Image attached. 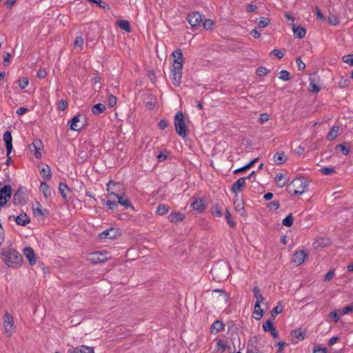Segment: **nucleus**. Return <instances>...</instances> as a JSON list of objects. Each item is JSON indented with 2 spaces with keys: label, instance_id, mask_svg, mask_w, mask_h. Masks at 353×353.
Returning a JSON list of instances; mask_svg holds the SVG:
<instances>
[{
  "label": "nucleus",
  "instance_id": "nucleus-1",
  "mask_svg": "<svg viewBox=\"0 0 353 353\" xmlns=\"http://www.w3.org/2000/svg\"><path fill=\"white\" fill-rule=\"evenodd\" d=\"M0 259L8 267L12 268H17L23 263L22 255L12 247L2 248Z\"/></svg>",
  "mask_w": 353,
  "mask_h": 353
},
{
  "label": "nucleus",
  "instance_id": "nucleus-2",
  "mask_svg": "<svg viewBox=\"0 0 353 353\" xmlns=\"http://www.w3.org/2000/svg\"><path fill=\"white\" fill-rule=\"evenodd\" d=\"M172 55L174 57L172 73V82L178 87L181 85L182 79V70H183V57L182 52L180 49L175 50Z\"/></svg>",
  "mask_w": 353,
  "mask_h": 353
},
{
  "label": "nucleus",
  "instance_id": "nucleus-3",
  "mask_svg": "<svg viewBox=\"0 0 353 353\" xmlns=\"http://www.w3.org/2000/svg\"><path fill=\"white\" fill-rule=\"evenodd\" d=\"M116 185L117 183L112 181H110L107 184V190L108 192V196L112 199H117L118 203H119L121 205L124 206L125 208H130L134 210L133 205L131 203L130 199L125 194L119 195V194H116L115 192L112 190L114 189V186H115Z\"/></svg>",
  "mask_w": 353,
  "mask_h": 353
},
{
  "label": "nucleus",
  "instance_id": "nucleus-4",
  "mask_svg": "<svg viewBox=\"0 0 353 353\" xmlns=\"http://www.w3.org/2000/svg\"><path fill=\"white\" fill-rule=\"evenodd\" d=\"M307 187V181L301 178L294 179L288 186V192L294 195H301L305 192Z\"/></svg>",
  "mask_w": 353,
  "mask_h": 353
},
{
  "label": "nucleus",
  "instance_id": "nucleus-5",
  "mask_svg": "<svg viewBox=\"0 0 353 353\" xmlns=\"http://www.w3.org/2000/svg\"><path fill=\"white\" fill-rule=\"evenodd\" d=\"M174 128L176 133L183 138L188 135V128L184 121V116L182 112H177L174 117Z\"/></svg>",
  "mask_w": 353,
  "mask_h": 353
},
{
  "label": "nucleus",
  "instance_id": "nucleus-6",
  "mask_svg": "<svg viewBox=\"0 0 353 353\" xmlns=\"http://www.w3.org/2000/svg\"><path fill=\"white\" fill-rule=\"evenodd\" d=\"M3 333L8 337H11L15 332V325L12 316L6 312L3 319Z\"/></svg>",
  "mask_w": 353,
  "mask_h": 353
},
{
  "label": "nucleus",
  "instance_id": "nucleus-7",
  "mask_svg": "<svg viewBox=\"0 0 353 353\" xmlns=\"http://www.w3.org/2000/svg\"><path fill=\"white\" fill-rule=\"evenodd\" d=\"M108 259L109 256L107 252H97L90 254L88 255V260L93 264H97L99 263L105 262Z\"/></svg>",
  "mask_w": 353,
  "mask_h": 353
},
{
  "label": "nucleus",
  "instance_id": "nucleus-8",
  "mask_svg": "<svg viewBox=\"0 0 353 353\" xmlns=\"http://www.w3.org/2000/svg\"><path fill=\"white\" fill-rule=\"evenodd\" d=\"M12 196V188L9 185L3 186L0 190V206H4Z\"/></svg>",
  "mask_w": 353,
  "mask_h": 353
},
{
  "label": "nucleus",
  "instance_id": "nucleus-9",
  "mask_svg": "<svg viewBox=\"0 0 353 353\" xmlns=\"http://www.w3.org/2000/svg\"><path fill=\"white\" fill-rule=\"evenodd\" d=\"M227 267L225 264L219 265L216 264L211 269V273L219 279H224L227 276Z\"/></svg>",
  "mask_w": 353,
  "mask_h": 353
},
{
  "label": "nucleus",
  "instance_id": "nucleus-10",
  "mask_svg": "<svg viewBox=\"0 0 353 353\" xmlns=\"http://www.w3.org/2000/svg\"><path fill=\"white\" fill-rule=\"evenodd\" d=\"M120 235V232L119 229L114 228H110L101 233L99 234V238L100 239H114L117 238V236Z\"/></svg>",
  "mask_w": 353,
  "mask_h": 353
},
{
  "label": "nucleus",
  "instance_id": "nucleus-11",
  "mask_svg": "<svg viewBox=\"0 0 353 353\" xmlns=\"http://www.w3.org/2000/svg\"><path fill=\"white\" fill-rule=\"evenodd\" d=\"M43 149V143L41 140H35L29 145L30 152L33 153L37 159L41 157V150Z\"/></svg>",
  "mask_w": 353,
  "mask_h": 353
},
{
  "label": "nucleus",
  "instance_id": "nucleus-12",
  "mask_svg": "<svg viewBox=\"0 0 353 353\" xmlns=\"http://www.w3.org/2000/svg\"><path fill=\"white\" fill-rule=\"evenodd\" d=\"M188 23L192 26H199L203 21L202 15L198 12H192L187 16Z\"/></svg>",
  "mask_w": 353,
  "mask_h": 353
},
{
  "label": "nucleus",
  "instance_id": "nucleus-13",
  "mask_svg": "<svg viewBox=\"0 0 353 353\" xmlns=\"http://www.w3.org/2000/svg\"><path fill=\"white\" fill-rule=\"evenodd\" d=\"M23 252L26 258L28 260L30 265H34L37 262V259L33 249L30 247H26Z\"/></svg>",
  "mask_w": 353,
  "mask_h": 353
},
{
  "label": "nucleus",
  "instance_id": "nucleus-14",
  "mask_svg": "<svg viewBox=\"0 0 353 353\" xmlns=\"http://www.w3.org/2000/svg\"><path fill=\"white\" fill-rule=\"evenodd\" d=\"M263 329L265 332H270L274 339L279 337L278 332L276 327L273 325L271 320H267L263 325Z\"/></svg>",
  "mask_w": 353,
  "mask_h": 353
},
{
  "label": "nucleus",
  "instance_id": "nucleus-15",
  "mask_svg": "<svg viewBox=\"0 0 353 353\" xmlns=\"http://www.w3.org/2000/svg\"><path fill=\"white\" fill-rule=\"evenodd\" d=\"M3 141L6 143L7 157H9L12 150V138L11 135V132L10 131H6L3 134Z\"/></svg>",
  "mask_w": 353,
  "mask_h": 353
},
{
  "label": "nucleus",
  "instance_id": "nucleus-16",
  "mask_svg": "<svg viewBox=\"0 0 353 353\" xmlns=\"http://www.w3.org/2000/svg\"><path fill=\"white\" fill-rule=\"evenodd\" d=\"M32 210L35 216L44 217L48 214V210L43 209L40 203L37 201L32 204Z\"/></svg>",
  "mask_w": 353,
  "mask_h": 353
},
{
  "label": "nucleus",
  "instance_id": "nucleus-17",
  "mask_svg": "<svg viewBox=\"0 0 353 353\" xmlns=\"http://www.w3.org/2000/svg\"><path fill=\"white\" fill-rule=\"evenodd\" d=\"M306 257H307V254L303 250H300V251L296 252L293 254L292 259V262L294 263L297 265H300L304 262Z\"/></svg>",
  "mask_w": 353,
  "mask_h": 353
},
{
  "label": "nucleus",
  "instance_id": "nucleus-18",
  "mask_svg": "<svg viewBox=\"0 0 353 353\" xmlns=\"http://www.w3.org/2000/svg\"><path fill=\"white\" fill-rule=\"evenodd\" d=\"M319 84V79L315 75H311L310 77V91L314 93H318L320 90Z\"/></svg>",
  "mask_w": 353,
  "mask_h": 353
},
{
  "label": "nucleus",
  "instance_id": "nucleus-19",
  "mask_svg": "<svg viewBox=\"0 0 353 353\" xmlns=\"http://www.w3.org/2000/svg\"><path fill=\"white\" fill-rule=\"evenodd\" d=\"M247 178H239L232 185L231 190L234 194H238L241 191V188L245 186Z\"/></svg>",
  "mask_w": 353,
  "mask_h": 353
},
{
  "label": "nucleus",
  "instance_id": "nucleus-20",
  "mask_svg": "<svg viewBox=\"0 0 353 353\" xmlns=\"http://www.w3.org/2000/svg\"><path fill=\"white\" fill-rule=\"evenodd\" d=\"M13 218L15 219V221L19 225L24 226L30 222V217L26 213H21L17 217L13 216Z\"/></svg>",
  "mask_w": 353,
  "mask_h": 353
},
{
  "label": "nucleus",
  "instance_id": "nucleus-21",
  "mask_svg": "<svg viewBox=\"0 0 353 353\" xmlns=\"http://www.w3.org/2000/svg\"><path fill=\"white\" fill-rule=\"evenodd\" d=\"M191 207L194 210L197 211L198 212H201L205 208L206 206L204 203V201L199 198L194 200L192 203Z\"/></svg>",
  "mask_w": 353,
  "mask_h": 353
},
{
  "label": "nucleus",
  "instance_id": "nucleus-22",
  "mask_svg": "<svg viewBox=\"0 0 353 353\" xmlns=\"http://www.w3.org/2000/svg\"><path fill=\"white\" fill-rule=\"evenodd\" d=\"M225 325L220 321H215L211 325L210 332L213 334H216L223 330Z\"/></svg>",
  "mask_w": 353,
  "mask_h": 353
},
{
  "label": "nucleus",
  "instance_id": "nucleus-23",
  "mask_svg": "<svg viewBox=\"0 0 353 353\" xmlns=\"http://www.w3.org/2000/svg\"><path fill=\"white\" fill-rule=\"evenodd\" d=\"M70 353H94L92 347L81 345L74 349H70L68 350Z\"/></svg>",
  "mask_w": 353,
  "mask_h": 353
},
{
  "label": "nucleus",
  "instance_id": "nucleus-24",
  "mask_svg": "<svg viewBox=\"0 0 353 353\" xmlns=\"http://www.w3.org/2000/svg\"><path fill=\"white\" fill-rule=\"evenodd\" d=\"M254 296L256 299V307H259V304L262 303L265 299L263 298L261 290L259 287L256 286L253 288Z\"/></svg>",
  "mask_w": 353,
  "mask_h": 353
},
{
  "label": "nucleus",
  "instance_id": "nucleus-25",
  "mask_svg": "<svg viewBox=\"0 0 353 353\" xmlns=\"http://www.w3.org/2000/svg\"><path fill=\"white\" fill-rule=\"evenodd\" d=\"M79 121L80 117L79 115L73 117L69 122L70 129L74 131H79L82 128V126L79 124Z\"/></svg>",
  "mask_w": 353,
  "mask_h": 353
},
{
  "label": "nucleus",
  "instance_id": "nucleus-26",
  "mask_svg": "<svg viewBox=\"0 0 353 353\" xmlns=\"http://www.w3.org/2000/svg\"><path fill=\"white\" fill-rule=\"evenodd\" d=\"M13 201L14 204H22L26 202L25 198L23 195V190L19 188L14 194Z\"/></svg>",
  "mask_w": 353,
  "mask_h": 353
},
{
  "label": "nucleus",
  "instance_id": "nucleus-27",
  "mask_svg": "<svg viewBox=\"0 0 353 353\" xmlns=\"http://www.w3.org/2000/svg\"><path fill=\"white\" fill-rule=\"evenodd\" d=\"M39 171L41 176L46 179H50L52 176V173L50 170V168L48 165H43L41 167L39 166Z\"/></svg>",
  "mask_w": 353,
  "mask_h": 353
},
{
  "label": "nucleus",
  "instance_id": "nucleus-28",
  "mask_svg": "<svg viewBox=\"0 0 353 353\" xmlns=\"http://www.w3.org/2000/svg\"><path fill=\"white\" fill-rule=\"evenodd\" d=\"M292 336L296 339V341L294 339L292 340L293 343H297L299 341H303L305 336V332L301 331V329L295 330L292 332Z\"/></svg>",
  "mask_w": 353,
  "mask_h": 353
},
{
  "label": "nucleus",
  "instance_id": "nucleus-29",
  "mask_svg": "<svg viewBox=\"0 0 353 353\" xmlns=\"http://www.w3.org/2000/svg\"><path fill=\"white\" fill-rule=\"evenodd\" d=\"M292 30L294 36L299 39L303 38L306 33V30L304 28L301 26H296L294 24H293Z\"/></svg>",
  "mask_w": 353,
  "mask_h": 353
},
{
  "label": "nucleus",
  "instance_id": "nucleus-30",
  "mask_svg": "<svg viewBox=\"0 0 353 353\" xmlns=\"http://www.w3.org/2000/svg\"><path fill=\"white\" fill-rule=\"evenodd\" d=\"M169 219L172 223H176L183 221L185 219V216L180 212H174L170 214Z\"/></svg>",
  "mask_w": 353,
  "mask_h": 353
},
{
  "label": "nucleus",
  "instance_id": "nucleus-31",
  "mask_svg": "<svg viewBox=\"0 0 353 353\" xmlns=\"http://www.w3.org/2000/svg\"><path fill=\"white\" fill-rule=\"evenodd\" d=\"M273 160L276 164L280 165L286 161L287 157L284 152H277L274 155Z\"/></svg>",
  "mask_w": 353,
  "mask_h": 353
},
{
  "label": "nucleus",
  "instance_id": "nucleus-32",
  "mask_svg": "<svg viewBox=\"0 0 353 353\" xmlns=\"http://www.w3.org/2000/svg\"><path fill=\"white\" fill-rule=\"evenodd\" d=\"M117 25L121 29L127 32H131L130 25L128 21L127 20H119L117 21Z\"/></svg>",
  "mask_w": 353,
  "mask_h": 353
},
{
  "label": "nucleus",
  "instance_id": "nucleus-33",
  "mask_svg": "<svg viewBox=\"0 0 353 353\" xmlns=\"http://www.w3.org/2000/svg\"><path fill=\"white\" fill-rule=\"evenodd\" d=\"M40 189L42 190L46 198L51 196V190L49 188V185L46 182L41 183Z\"/></svg>",
  "mask_w": 353,
  "mask_h": 353
},
{
  "label": "nucleus",
  "instance_id": "nucleus-34",
  "mask_svg": "<svg viewBox=\"0 0 353 353\" xmlns=\"http://www.w3.org/2000/svg\"><path fill=\"white\" fill-rule=\"evenodd\" d=\"M105 109V105H103V103H97L92 107V112L94 114H99L101 112H103Z\"/></svg>",
  "mask_w": 353,
  "mask_h": 353
},
{
  "label": "nucleus",
  "instance_id": "nucleus-35",
  "mask_svg": "<svg viewBox=\"0 0 353 353\" xmlns=\"http://www.w3.org/2000/svg\"><path fill=\"white\" fill-rule=\"evenodd\" d=\"M339 131L338 126H333L327 133V139L330 141L334 139L337 137Z\"/></svg>",
  "mask_w": 353,
  "mask_h": 353
},
{
  "label": "nucleus",
  "instance_id": "nucleus-36",
  "mask_svg": "<svg viewBox=\"0 0 353 353\" xmlns=\"http://www.w3.org/2000/svg\"><path fill=\"white\" fill-rule=\"evenodd\" d=\"M59 192L61 195V196L64 199H67V194H66V192L67 191H70V188L69 187L63 183H59Z\"/></svg>",
  "mask_w": 353,
  "mask_h": 353
},
{
  "label": "nucleus",
  "instance_id": "nucleus-37",
  "mask_svg": "<svg viewBox=\"0 0 353 353\" xmlns=\"http://www.w3.org/2000/svg\"><path fill=\"white\" fill-rule=\"evenodd\" d=\"M169 211V206L165 204L159 205L157 208V214L158 215H164Z\"/></svg>",
  "mask_w": 353,
  "mask_h": 353
},
{
  "label": "nucleus",
  "instance_id": "nucleus-38",
  "mask_svg": "<svg viewBox=\"0 0 353 353\" xmlns=\"http://www.w3.org/2000/svg\"><path fill=\"white\" fill-rule=\"evenodd\" d=\"M328 240L324 238H319L314 242V246L318 247H325L328 245Z\"/></svg>",
  "mask_w": 353,
  "mask_h": 353
},
{
  "label": "nucleus",
  "instance_id": "nucleus-39",
  "mask_svg": "<svg viewBox=\"0 0 353 353\" xmlns=\"http://www.w3.org/2000/svg\"><path fill=\"white\" fill-rule=\"evenodd\" d=\"M261 304H259V307H256V304H254V317L256 320H260L263 314V310L261 309Z\"/></svg>",
  "mask_w": 353,
  "mask_h": 353
},
{
  "label": "nucleus",
  "instance_id": "nucleus-40",
  "mask_svg": "<svg viewBox=\"0 0 353 353\" xmlns=\"http://www.w3.org/2000/svg\"><path fill=\"white\" fill-rule=\"evenodd\" d=\"M294 217L292 214H288L282 221V224L286 227H291L293 224Z\"/></svg>",
  "mask_w": 353,
  "mask_h": 353
},
{
  "label": "nucleus",
  "instance_id": "nucleus-41",
  "mask_svg": "<svg viewBox=\"0 0 353 353\" xmlns=\"http://www.w3.org/2000/svg\"><path fill=\"white\" fill-rule=\"evenodd\" d=\"M321 172L324 175H332L336 172L334 167H325L320 170Z\"/></svg>",
  "mask_w": 353,
  "mask_h": 353
},
{
  "label": "nucleus",
  "instance_id": "nucleus-42",
  "mask_svg": "<svg viewBox=\"0 0 353 353\" xmlns=\"http://www.w3.org/2000/svg\"><path fill=\"white\" fill-rule=\"evenodd\" d=\"M283 178L284 176L282 174H277L275 177V181L279 187H283L286 184V181Z\"/></svg>",
  "mask_w": 353,
  "mask_h": 353
},
{
  "label": "nucleus",
  "instance_id": "nucleus-43",
  "mask_svg": "<svg viewBox=\"0 0 353 353\" xmlns=\"http://www.w3.org/2000/svg\"><path fill=\"white\" fill-rule=\"evenodd\" d=\"M83 43L84 40L82 37H77L74 42V46L75 48H79L80 50H82Z\"/></svg>",
  "mask_w": 353,
  "mask_h": 353
},
{
  "label": "nucleus",
  "instance_id": "nucleus-44",
  "mask_svg": "<svg viewBox=\"0 0 353 353\" xmlns=\"http://www.w3.org/2000/svg\"><path fill=\"white\" fill-rule=\"evenodd\" d=\"M225 219L231 228L235 227L236 223L234 221H232V215L228 210H226L225 212Z\"/></svg>",
  "mask_w": 353,
  "mask_h": 353
},
{
  "label": "nucleus",
  "instance_id": "nucleus-45",
  "mask_svg": "<svg viewBox=\"0 0 353 353\" xmlns=\"http://www.w3.org/2000/svg\"><path fill=\"white\" fill-rule=\"evenodd\" d=\"M343 61L344 63L353 65V54H350L343 57Z\"/></svg>",
  "mask_w": 353,
  "mask_h": 353
},
{
  "label": "nucleus",
  "instance_id": "nucleus-46",
  "mask_svg": "<svg viewBox=\"0 0 353 353\" xmlns=\"http://www.w3.org/2000/svg\"><path fill=\"white\" fill-rule=\"evenodd\" d=\"M18 85L21 89H24L28 85V79L26 77H23L18 81Z\"/></svg>",
  "mask_w": 353,
  "mask_h": 353
},
{
  "label": "nucleus",
  "instance_id": "nucleus-47",
  "mask_svg": "<svg viewBox=\"0 0 353 353\" xmlns=\"http://www.w3.org/2000/svg\"><path fill=\"white\" fill-rule=\"evenodd\" d=\"M57 108L59 110L64 111L68 108V102L64 99L60 100L57 104Z\"/></svg>",
  "mask_w": 353,
  "mask_h": 353
},
{
  "label": "nucleus",
  "instance_id": "nucleus-48",
  "mask_svg": "<svg viewBox=\"0 0 353 353\" xmlns=\"http://www.w3.org/2000/svg\"><path fill=\"white\" fill-rule=\"evenodd\" d=\"M270 23V20L267 18H261L258 22V26L259 28H265Z\"/></svg>",
  "mask_w": 353,
  "mask_h": 353
},
{
  "label": "nucleus",
  "instance_id": "nucleus-49",
  "mask_svg": "<svg viewBox=\"0 0 353 353\" xmlns=\"http://www.w3.org/2000/svg\"><path fill=\"white\" fill-rule=\"evenodd\" d=\"M290 72L287 70H283L280 72L279 79L283 81H288L290 79Z\"/></svg>",
  "mask_w": 353,
  "mask_h": 353
},
{
  "label": "nucleus",
  "instance_id": "nucleus-50",
  "mask_svg": "<svg viewBox=\"0 0 353 353\" xmlns=\"http://www.w3.org/2000/svg\"><path fill=\"white\" fill-rule=\"evenodd\" d=\"M280 205H279V201H271L268 204V207L271 210H276L279 209Z\"/></svg>",
  "mask_w": 353,
  "mask_h": 353
},
{
  "label": "nucleus",
  "instance_id": "nucleus-51",
  "mask_svg": "<svg viewBox=\"0 0 353 353\" xmlns=\"http://www.w3.org/2000/svg\"><path fill=\"white\" fill-rule=\"evenodd\" d=\"M105 203L110 210H114L118 207L117 203L114 201H107Z\"/></svg>",
  "mask_w": 353,
  "mask_h": 353
},
{
  "label": "nucleus",
  "instance_id": "nucleus-52",
  "mask_svg": "<svg viewBox=\"0 0 353 353\" xmlns=\"http://www.w3.org/2000/svg\"><path fill=\"white\" fill-rule=\"evenodd\" d=\"M117 101V97L112 94H110L108 99V106L110 108H113L114 105H116Z\"/></svg>",
  "mask_w": 353,
  "mask_h": 353
},
{
  "label": "nucleus",
  "instance_id": "nucleus-53",
  "mask_svg": "<svg viewBox=\"0 0 353 353\" xmlns=\"http://www.w3.org/2000/svg\"><path fill=\"white\" fill-rule=\"evenodd\" d=\"M334 270H329L325 276L324 281L329 282L330 281L332 280V279L334 277Z\"/></svg>",
  "mask_w": 353,
  "mask_h": 353
},
{
  "label": "nucleus",
  "instance_id": "nucleus-54",
  "mask_svg": "<svg viewBox=\"0 0 353 353\" xmlns=\"http://www.w3.org/2000/svg\"><path fill=\"white\" fill-rule=\"evenodd\" d=\"M214 25V22L211 19H205L204 21H203V27L206 29V30H210L212 28Z\"/></svg>",
  "mask_w": 353,
  "mask_h": 353
},
{
  "label": "nucleus",
  "instance_id": "nucleus-55",
  "mask_svg": "<svg viewBox=\"0 0 353 353\" xmlns=\"http://www.w3.org/2000/svg\"><path fill=\"white\" fill-rule=\"evenodd\" d=\"M268 72V70L265 67H259L256 69V74L259 76H264V75L267 74Z\"/></svg>",
  "mask_w": 353,
  "mask_h": 353
},
{
  "label": "nucleus",
  "instance_id": "nucleus-56",
  "mask_svg": "<svg viewBox=\"0 0 353 353\" xmlns=\"http://www.w3.org/2000/svg\"><path fill=\"white\" fill-rule=\"evenodd\" d=\"M283 312V307L281 306H276L274 307L272 312H271V314L272 316H274L279 314H281V312Z\"/></svg>",
  "mask_w": 353,
  "mask_h": 353
},
{
  "label": "nucleus",
  "instance_id": "nucleus-57",
  "mask_svg": "<svg viewBox=\"0 0 353 353\" xmlns=\"http://www.w3.org/2000/svg\"><path fill=\"white\" fill-rule=\"evenodd\" d=\"M234 208L236 211L241 212L243 210V203L242 201H236L234 202Z\"/></svg>",
  "mask_w": 353,
  "mask_h": 353
},
{
  "label": "nucleus",
  "instance_id": "nucleus-58",
  "mask_svg": "<svg viewBox=\"0 0 353 353\" xmlns=\"http://www.w3.org/2000/svg\"><path fill=\"white\" fill-rule=\"evenodd\" d=\"M212 214L217 217H221L223 215V213H222L221 209L217 205H216L213 208Z\"/></svg>",
  "mask_w": 353,
  "mask_h": 353
},
{
  "label": "nucleus",
  "instance_id": "nucleus-59",
  "mask_svg": "<svg viewBox=\"0 0 353 353\" xmlns=\"http://www.w3.org/2000/svg\"><path fill=\"white\" fill-rule=\"evenodd\" d=\"M336 148H340L342 153L345 156H347L350 153V150L343 144L338 145Z\"/></svg>",
  "mask_w": 353,
  "mask_h": 353
},
{
  "label": "nucleus",
  "instance_id": "nucleus-60",
  "mask_svg": "<svg viewBox=\"0 0 353 353\" xmlns=\"http://www.w3.org/2000/svg\"><path fill=\"white\" fill-rule=\"evenodd\" d=\"M328 23L330 25L336 26V25H337L339 23V20L337 19V18L336 17L330 16L328 18Z\"/></svg>",
  "mask_w": 353,
  "mask_h": 353
},
{
  "label": "nucleus",
  "instance_id": "nucleus-61",
  "mask_svg": "<svg viewBox=\"0 0 353 353\" xmlns=\"http://www.w3.org/2000/svg\"><path fill=\"white\" fill-rule=\"evenodd\" d=\"M330 316L334 320L335 323L339 321V316L336 310H334L330 313Z\"/></svg>",
  "mask_w": 353,
  "mask_h": 353
},
{
  "label": "nucleus",
  "instance_id": "nucleus-62",
  "mask_svg": "<svg viewBox=\"0 0 353 353\" xmlns=\"http://www.w3.org/2000/svg\"><path fill=\"white\" fill-rule=\"evenodd\" d=\"M296 63L299 70H301L305 68V64L301 61L300 58L296 59Z\"/></svg>",
  "mask_w": 353,
  "mask_h": 353
},
{
  "label": "nucleus",
  "instance_id": "nucleus-63",
  "mask_svg": "<svg viewBox=\"0 0 353 353\" xmlns=\"http://www.w3.org/2000/svg\"><path fill=\"white\" fill-rule=\"evenodd\" d=\"M353 312V305H348L343 308L341 313L345 314L349 312Z\"/></svg>",
  "mask_w": 353,
  "mask_h": 353
},
{
  "label": "nucleus",
  "instance_id": "nucleus-64",
  "mask_svg": "<svg viewBox=\"0 0 353 353\" xmlns=\"http://www.w3.org/2000/svg\"><path fill=\"white\" fill-rule=\"evenodd\" d=\"M313 353H327V350L325 348H322L319 346H316L314 348Z\"/></svg>",
  "mask_w": 353,
  "mask_h": 353
}]
</instances>
